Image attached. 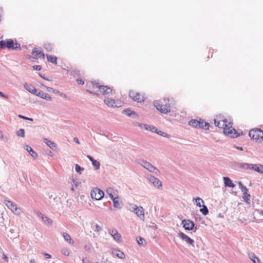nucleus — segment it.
<instances>
[{
  "instance_id": "f257e3e1",
  "label": "nucleus",
  "mask_w": 263,
  "mask_h": 263,
  "mask_svg": "<svg viewBox=\"0 0 263 263\" xmlns=\"http://www.w3.org/2000/svg\"><path fill=\"white\" fill-rule=\"evenodd\" d=\"M164 103L160 104L158 101H155L154 102V106L159 110L160 112L167 114L171 111V107L174 101L173 99H165L163 100Z\"/></svg>"
},
{
  "instance_id": "f03ea898",
  "label": "nucleus",
  "mask_w": 263,
  "mask_h": 263,
  "mask_svg": "<svg viewBox=\"0 0 263 263\" xmlns=\"http://www.w3.org/2000/svg\"><path fill=\"white\" fill-rule=\"evenodd\" d=\"M232 124L231 122L228 123L226 119L222 122V127L223 129V133L225 135L230 136L233 138H237L240 136V134L234 128L230 129Z\"/></svg>"
},
{
  "instance_id": "7ed1b4c3",
  "label": "nucleus",
  "mask_w": 263,
  "mask_h": 263,
  "mask_svg": "<svg viewBox=\"0 0 263 263\" xmlns=\"http://www.w3.org/2000/svg\"><path fill=\"white\" fill-rule=\"evenodd\" d=\"M7 48L9 50H21V45L17 43H14L12 39L0 41V49Z\"/></svg>"
},
{
  "instance_id": "20e7f679",
  "label": "nucleus",
  "mask_w": 263,
  "mask_h": 263,
  "mask_svg": "<svg viewBox=\"0 0 263 263\" xmlns=\"http://www.w3.org/2000/svg\"><path fill=\"white\" fill-rule=\"evenodd\" d=\"M249 135L256 142L260 143L263 141V130L260 128L251 129Z\"/></svg>"
},
{
  "instance_id": "39448f33",
  "label": "nucleus",
  "mask_w": 263,
  "mask_h": 263,
  "mask_svg": "<svg viewBox=\"0 0 263 263\" xmlns=\"http://www.w3.org/2000/svg\"><path fill=\"white\" fill-rule=\"evenodd\" d=\"M138 164L146 168L149 172L153 173L154 174L158 175L160 173V171L156 167L153 166L151 163L144 160H139Z\"/></svg>"
},
{
  "instance_id": "423d86ee",
  "label": "nucleus",
  "mask_w": 263,
  "mask_h": 263,
  "mask_svg": "<svg viewBox=\"0 0 263 263\" xmlns=\"http://www.w3.org/2000/svg\"><path fill=\"white\" fill-rule=\"evenodd\" d=\"M92 84L93 86H96L98 88L100 92L104 96L109 97L112 93V89L107 86L99 85L97 82H92Z\"/></svg>"
},
{
  "instance_id": "0eeeda50",
  "label": "nucleus",
  "mask_w": 263,
  "mask_h": 263,
  "mask_svg": "<svg viewBox=\"0 0 263 263\" xmlns=\"http://www.w3.org/2000/svg\"><path fill=\"white\" fill-rule=\"evenodd\" d=\"M129 96L134 101L139 103L144 102L145 99L143 95L134 90L129 91Z\"/></svg>"
},
{
  "instance_id": "6e6552de",
  "label": "nucleus",
  "mask_w": 263,
  "mask_h": 263,
  "mask_svg": "<svg viewBox=\"0 0 263 263\" xmlns=\"http://www.w3.org/2000/svg\"><path fill=\"white\" fill-rule=\"evenodd\" d=\"M90 195L93 200H100L103 198L104 193L100 189L95 188L91 191Z\"/></svg>"
},
{
  "instance_id": "1a4fd4ad",
  "label": "nucleus",
  "mask_w": 263,
  "mask_h": 263,
  "mask_svg": "<svg viewBox=\"0 0 263 263\" xmlns=\"http://www.w3.org/2000/svg\"><path fill=\"white\" fill-rule=\"evenodd\" d=\"M4 203L15 214L19 215L20 214V209L17 207L16 204L11 201L5 199L4 200Z\"/></svg>"
},
{
  "instance_id": "9d476101",
  "label": "nucleus",
  "mask_w": 263,
  "mask_h": 263,
  "mask_svg": "<svg viewBox=\"0 0 263 263\" xmlns=\"http://www.w3.org/2000/svg\"><path fill=\"white\" fill-rule=\"evenodd\" d=\"M182 224H183V227L186 230H193L194 232H195L198 228L197 227H195L194 223L191 220L189 219H184L182 221Z\"/></svg>"
},
{
  "instance_id": "9b49d317",
  "label": "nucleus",
  "mask_w": 263,
  "mask_h": 263,
  "mask_svg": "<svg viewBox=\"0 0 263 263\" xmlns=\"http://www.w3.org/2000/svg\"><path fill=\"white\" fill-rule=\"evenodd\" d=\"M238 184L239 188L241 189V191L243 192V199L244 200L248 203L250 201V195L248 193V189L241 182L238 181Z\"/></svg>"
},
{
  "instance_id": "f8f14e48",
  "label": "nucleus",
  "mask_w": 263,
  "mask_h": 263,
  "mask_svg": "<svg viewBox=\"0 0 263 263\" xmlns=\"http://www.w3.org/2000/svg\"><path fill=\"white\" fill-rule=\"evenodd\" d=\"M178 235L180 239H181L182 240L186 241V243L191 245L193 247H194L195 241L193 239H191L190 237L187 236L186 234L182 232H180Z\"/></svg>"
},
{
  "instance_id": "ddd939ff",
  "label": "nucleus",
  "mask_w": 263,
  "mask_h": 263,
  "mask_svg": "<svg viewBox=\"0 0 263 263\" xmlns=\"http://www.w3.org/2000/svg\"><path fill=\"white\" fill-rule=\"evenodd\" d=\"M109 233L111 235L114 239L117 242L121 241V235L116 229H112L109 230Z\"/></svg>"
},
{
  "instance_id": "4468645a",
  "label": "nucleus",
  "mask_w": 263,
  "mask_h": 263,
  "mask_svg": "<svg viewBox=\"0 0 263 263\" xmlns=\"http://www.w3.org/2000/svg\"><path fill=\"white\" fill-rule=\"evenodd\" d=\"M233 165L235 167H239L240 168H243L245 170H251L252 164L234 162L233 163Z\"/></svg>"
},
{
  "instance_id": "2eb2a0df",
  "label": "nucleus",
  "mask_w": 263,
  "mask_h": 263,
  "mask_svg": "<svg viewBox=\"0 0 263 263\" xmlns=\"http://www.w3.org/2000/svg\"><path fill=\"white\" fill-rule=\"evenodd\" d=\"M24 87L25 89L28 91L29 92L35 95L37 93L38 90L32 85L25 83L24 84Z\"/></svg>"
},
{
  "instance_id": "dca6fc26",
  "label": "nucleus",
  "mask_w": 263,
  "mask_h": 263,
  "mask_svg": "<svg viewBox=\"0 0 263 263\" xmlns=\"http://www.w3.org/2000/svg\"><path fill=\"white\" fill-rule=\"evenodd\" d=\"M114 203V206L116 208L121 209L123 206V203L122 201L120 200L118 196L113 198L112 199Z\"/></svg>"
},
{
  "instance_id": "f3484780",
  "label": "nucleus",
  "mask_w": 263,
  "mask_h": 263,
  "mask_svg": "<svg viewBox=\"0 0 263 263\" xmlns=\"http://www.w3.org/2000/svg\"><path fill=\"white\" fill-rule=\"evenodd\" d=\"M136 212L135 213L140 219L144 220V209L142 206H138L136 208Z\"/></svg>"
},
{
  "instance_id": "a211bd4d",
  "label": "nucleus",
  "mask_w": 263,
  "mask_h": 263,
  "mask_svg": "<svg viewBox=\"0 0 263 263\" xmlns=\"http://www.w3.org/2000/svg\"><path fill=\"white\" fill-rule=\"evenodd\" d=\"M223 180L226 187L234 188L235 186V184L233 183L232 181L228 177H223Z\"/></svg>"
},
{
  "instance_id": "6ab92c4d",
  "label": "nucleus",
  "mask_w": 263,
  "mask_h": 263,
  "mask_svg": "<svg viewBox=\"0 0 263 263\" xmlns=\"http://www.w3.org/2000/svg\"><path fill=\"white\" fill-rule=\"evenodd\" d=\"M24 148L34 159L37 158V154L29 145L26 144Z\"/></svg>"
},
{
  "instance_id": "aec40b11",
  "label": "nucleus",
  "mask_w": 263,
  "mask_h": 263,
  "mask_svg": "<svg viewBox=\"0 0 263 263\" xmlns=\"http://www.w3.org/2000/svg\"><path fill=\"white\" fill-rule=\"evenodd\" d=\"M36 96L48 101H50L52 99L51 97L48 93H45L41 90L38 91Z\"/></svg>"
},
{
  "instance_id": "412c9836",
  "label": "nucleus",
  "mask_w": 263,
  "mask_h": 263,
  "mask_svg": "<svg viewBox=\"0 0 263 263\" xmlns=\"http://www.w3.org/2000/svg\"><path fill=\"white\" fill-rule=\"evenodd\" d=\"M209 126L210 124L208 122H206L201 119L198 120V127L204 129H208Z\"/></svg>"
},
{
  "instance_id": "4be33fe9",
  "label": "nucleus",
  "mask_w": 263,
  "mask_h": 263,
  "mask_svg": "<svg viewBox=\"0 0 263 263\" xmlns=\"http://www.w3.org/2000/svg\"><path fill=\"white\" fill-rule=\"evenodd\" d=\"M123 113L126 114L127 116L133 118H137L138 117V115L136 112L134 111H132L129 109H126L123 111Z\"/></svg>"
},
{
  "instance_id": "5701e85b",
  "label": "nucleus",
  "mask_w": 263,
  "mask_h": 263,
  "mask_svg": "<svg viewBox=\"0 0 263 263\" xmlns=\"http://www.w3.org/2000/svg\"><path fill=\"white\" fill-rule=\"evenodd\" d=\"M44 142L52 150H55L57 148V144L54 142L46 138L44 139Z\"/></svg>"
},
{
  "instance_id": "b1692460",
  "label": "nucleus",
  "mask_w": 263,
  "mask_h": 263,
  "mask_svg": "<svg viewBox=\"0 0 263 263\" xmlns=\"http://www.w3.org/2000/svg\"><path fill=\"white\" fill-rule=\"evenodd\" d=\"M112 253L115 254L118 257L121 259H123L125 257L124 253L119 249H114L112 251Z\"/></svg>"
},
{
  "instance_id": "393cba45",
  "label": "nucleus",
  "mask_w": 263,
  "mask_h": 263,
  "mask_svg": "<svg viewBox=\"0 0 263 263\" xmlns=\"http://www.w3.org/2000/svg\"><path fill=\"white\" fill-rule=\"evenodd\" d=\"M104 102L109 107H115L117 106L116 105H115V101L109 98H106Z\"/></svg>"
},
{
  "instance_id": "a878e982",
  "label": "nucleus",
  "mask_w": 263,
  "mask_h": 263,
  "mask_svg": "<svg viewBox=\"0 0 263 263\" xmlns=\"http://www.w3.org/2000/svg\"><path fill=\"white\" fill-rule=\"evenodd\" d=\"M46 57L48 62L54 64H57V58L56 57L47 54Z\"/></svg>"
},
{
  "instance_id": "bb28decb",
  "label": "nucleus",
  "mask_w": 263,
  "mask_h": 263,
  "mask_svg": "<svg viewBox=\"0 0 263 263\" xmlns=\"http://www.w3.org/2000/svg\"><path fill=\"white\" fill-rule=\"evenodd\" d=\"M32 54L39 58L42 57L43 58H44L45 57L44 53L42 51H36V48H34L33 49Z\"/></svg>"
},
{
  "instance_id": "cd10ccee",
  "label": "nucleus",
  "mask_w": 263,
  "mask_h": 263,
  "mask_svg": "<svg viewBox=\"0 0 263 263\" xmlns=\"http://www.w3.org/2000/svg\"><path fill=\"white\" fill-rule=\"evenodd\" d=\"M63 236L66 241L69 242V243L71 244L73 243V241L72 240L70 236L68 234L64 232L63 233Z\"/></svg>"
},
{
  "instance_id": "c85d7f7f",
  "label": "nucleus",
  "mask_w": 263,
  "mask_h": 263,
  "mask_svg": "<svg viewBox=\"0 0 263 263\" xmlns=\"http://www.w3.org/2000/svg\"><path fill=\"white\" fill-rule=\"evenodd\" d=\"M249 258L253 263H260L259 258L253 253L249 254Z\"/></svg>"
},
{
  "instance_id": "c756f323",
  "label": "nucleus",
  "mask_w": 263,
  "mask_h": 263,
  "mask_svg": "<svg viewBox=\"0 0 263 263\" xmlns=\"http://www.w3.org/2000/svg\"><path fill=\"white\" fill-rule=\"evenodd\" d=\"M152 184L155 187H157L158 189L162 188V182L157 178L156 179Z\"/></svg>"
},
{
  "instance_id": "7c9ffc66",
  "label": "nucleus",
  "mask_w": 263,
  "mask_h": 263,
  "mask_svg": "<svg viewBox=\"0 0 263 263\" xmlns=\"http://www.w3.org/2000/svg\"><path fill=\"white\" fill-rule=\"evenodd\" d=\"M137 241L138 244L140 246H144L146 245L145 240L140 236L137 238Z\"/></svg>"
},
{
  "instance_id": "2f4dec72",
  "label": "nucleus",
  "mask_w": 263,
  "mask_h": 263,
  "mask_svg": "<svg viewBox=\"0 0 263 263\" xmlns=\"http://www.w3.org/2000/svg\"><path fill=\"white\" fill-rule=\"evenodd\" d=\"M193 200H195V204H196V205L197 206L199 207V208L202 206L201 203H204L203 200L201 198H200V197H197L196 198H194Z\"/></svg>"
},
{
  "instance_id": "473e14b6",
  "label": "nucleus",
  "mask_w": 263,
  "mask_h": 263,
  "mask_svg": "<svg viewBox=\"0 0 263 263\" xmlns=\"http://www.w3.org/2000/svg\"><path fill=\"white\" fill-rule=\"evenodd\" d=\"M202 208L200 209V212L204 216L206 215L209 213V210L207 206L203 204L202 206Z\"/></svg>"
},
{
  "instance_id": "72a5a7b5",
  "label": "nucleus",
  "mask_w": 263,
  "mask_h": 263,
  "mask_svg": "<svg viewBox=\"0 0 263 263\" xmlns=\"http://www.w3.org/2000/svg\"><path fill=\"white\" fill-rule=\"evenodd\" d=\"M198 120L192 119L189 122V125L194 127H198Z\"/></svg>"
},
{
  "instance_id": "f704fd0d",
  "label": "nucleus",
  "mask_w": 263,
  "mask_h": 263,
  "mask_svg": "<svg viewBox=\"0 0 263 263\" xmlns=\"http://www.w3.org/2000/svg\"><path fill=\"white\" fill-rule=\"evenodd\" d=\"M42 220L46 224L51 225L52 223V220L50 218L45 216L43 217Z\"/></svg>"
},
{
  "instance_id": "c9c22d12",
  "label": "nucleus",
  "mask_w": 263,
  "mask_h": 263,
  "mask_svg": "<svg viewBox=\"0 0 263 263\" xmlns=\"http://www.w3.org/2000/svg\"><path fill=\"white\" fill-rule=\"evenodd\" d=\"M106 193L109 195V197L111 199H113V198H115L113 194L114 193V191L113 189L110 187L106 190Z\"/></svg>"
},
{
  "instance_id": "e433bc0d",
  "label": "nucleus",
  "mask_w": 263,
  "mask_h": 263,
  "mask_svg": "<svg viewBox=\"0 0 263 263\" xmlns=\"http://www.w3.org/2000/svg\"><path fill=\"white\" fill-rule=\"evenodd\" d=\"M260 164H252L251 166V170H253L256 172H257L258 173L260 174Z\"/></svg>"
},
{
  "instance_id": "4c0bfd02",
  "label": "nucleus",
  "mask_w": 263,
  "mask_h": 263,
  "mask_svg": "<svg viewBox=\"0 0 263 263\" xmlns=\"http://www.w3.org/2000/svg\"><path fill=\"white\" fill-rule=\"evenodd\" d=\"M92 164L94 166L95 170H98L100 168V162L95 159L93 161H92Z\"/></svg>"
},
{
  "instance_id": "58836bf2",
  "label": "nucleus",
  "mask_w": 263,
  "mask_h": 263,
  "mask_svg": "<svg viewBox=\"0 0 263 263\" xmlns=\"http://www.w3.org/2000/svg\"><path fill=\"white\" fill-rule=\"evenodd\" d=\"M84 168L83 167H82L81 166H80L78 164H76L75 165V170H76V171L77 173H79L80 174H82V171H84Z\"/></svg>"
},
{
  "instance_id": "ea45409f",
  "label": "nucleus",
  "mask_w": 263,
  "mask_h": 263,
  "mask_svg": "<svg viewBox=\"0 0 263 263\" xmlns=\"http://www.w3.org/2000/svg\"><path fill=\"white\" fill-rule=\"evenodd\" d=\"M16 135L17 136L24 137H25V130L23 128L19 129L16 132Z\"/></svg>"
},
{
  "instance_id": "a19ab883",
  "label": "nucleus",
  "mask_w": 263,
  "mask_h": 263,
  "mask_svg": "<svg viewBox=\"0 0 263 263\" xmlns=\"http://www.w3.org/2000/svg\"><path fill=\"white\" fill-rule=\"evenodd\" d=\"M157 134L164 137L170 138L171 136L166 133H164L161 130H158L157 133Z\"/></svg>"
},
{
  "instance_id": "79ce46f5",
  "label": "nucleus",
  "mask_w": 263,
  "mask_h": 263,
  "mask_svg": "<svg viewBox=\"0 0 263 263\" xmlns=\"http://www.w3.org/2000/svg\"><path fill=\"white\" fill-rule=\"evenodd\" d=\"M44 48L48 51H51L52 50V45L51 44L47 43L45 44Z\"/></svg>"
},
{
  "instance_id": "37998d69",
  "label": "nucleus",
  "mask_w": 263,
  "mask_h": 263,
  "mask_svg": "<svg viewBox=\"0 0 263 263\" xmlns=\"http://www.w3.org/2000/svg\"><path fill=\"white\" fill-rule=\"evenodd\" d=\"M47 91H52L53 93H55V94H59L60 93V92L57 90V89H54L51 87H47Z\"/></svg>"
},
{
  "instance_id": "c03bdc74",
  "label": "nucleus",
  "mask_w": 263,
  "mask_h": 263,
  "mask_svg": "<svg viewBox=\"0 0 263 263\" xmlns=\"http://www.w3.org/2000/svg\"><path fill=\"white\" fill-rule=\"evenodd\" d=\"M147 178L152 183L157 178L155 177L154 176L151 175H148L147 176Z\"/></svg>"
},
{
  "instance_id": "a18cd8bd",
  "label": "nucleus",
  "mask_w": 263,
  "mask_h": 263,
  "mask_svg": "<svg viewBox=\"0 0 263 263\" xmlns=\"http://www.w3.org/2000/svg\"><path fill=\"white\" fill-rule=\"evenodd\" d=\"M18 117L21 118V119H23L25 120H28V121H33V119L32 118H28V117H25L24 116H23L22 115H19L18 116Z\"/></svg>"
},
{
  "instance_id": "49530a36",
  "label": "nucleus",
  "mask_w": 263,
  "mask_h": 263,
  "mask_svg": "<svg viewBox=\"0 0 263 263\" xmlns=\"http://www.w3.org/2000/svg\"><path fill=\"white\" fill-rule=\"evenodd\" d=\"M224 121V119L222 121H217L216 119H214V124L215 125L218 127H221L220 124L222 123V122Z\"/></svg>"
},
{
  "instance_id": "de8ad7c7",
  "label": "nucleus",
  "mask_w": 263,
  "mask_h": 263,
  "mask_svg": "<svg viewBox=\"0 0 263 263\" xmlns=\"http://www.w3.org/2000/svg\"><path fill=\"white\" fill-rule=\"evenodd\" d=\"M62 253L63 254H64L65 256H68L69 255V251L68 250V249H67L66 248L62 249Z\"/></svg>"
},
{
  "instance_id": "09e8293b",
  "label": "nucleus",
  "mask_w": 263,
  "mask_h": 263,
  "mask_svg": "<svg viewBox=\"0 0 263 263\" xmlns=\"http://www.w3.org/2000/svg\"><path fill=\"white\" fill-rule=\"evenodd\" d=\"M149 130L153 133H157L158 131V129L154 126H151Z\"/></svg>"
},
{
  "instance_id": "8fccbe9b",
  "label": "nucleus",
  "mask_w": 263,
  "mask_h": 263,
  "mask_svg": "<svg viewBox=\"0 0 263 263\" xmlns=\"http://www.w3.org/2000/svg\"><path fill=\"white\" fill-rule=\"evenodd\" d=\"M32 68L34 70H41L42 69V67L40 65H34L32 66Z\"/></svg>"
},
{
  "instance_id": "3c124183",
  "label": "nucleus",
  "mask_w": 263,
  "mask_h": 263,
  "mask_svg": "<svg viewBox=\"0 0 263 263\" xmlns=\"http://www.w3.org/2000/svg\"><path fill=\"white\" fill-rule=\"evenodd\" d=\"M76 81L79 84L83 85L84 84V81L81 78L77 79Z\"/></svg>"
},
{
  "instance_id": "603ef678",
  "label": "nucleus",
  "mask_w": 263,
  "mask_h": 263,
  "mask_svg": "<svg viewBox=\"0 0 263 263\" xmlns=\"http://www.w3.org/2000/svg\"><path fill=\"white\" fill-rule=\"evenodd\" d=\"M95 228H96V229H95L96 231L99 232L102 230L101 227L98 224H95Z\"/></svg>"
},
{
  "instance_id": "864d4df0",
  "label": "nucleus",
  "mask_w": 263,
  "mask_h": 263,
  "mask_svg": "<svg viewBox=\"0 0 263 263\" xmlns=\"http://www.w3.org/2000/svg\"><path fill=\"white\" fill-rule=\"evenodd\" d=\"M72 182L73 183V185L75 186L76 187H77L79 185V183L78 181L74 179H72Z\"/></svg>"
},
{
  "instance_id": "5fc2aeb1",
  "label": "nucleus",
  "mask_w": 263,
  "mask_h": 263,
  "mask_svg": "<svg viewBox=\"0 0 263 263\" xmlns=\"http://www.w3.org/2000/svg\"><path fill=\"white\" fill-rule=\"evenodd\" d=\"M151 125H148V124H143V128H144L145 130H150V128H151Z\"/></svg>"
},
{
  "instance_id": "6e6d98bb",
  "label": "nucleus",
  "mask_w": 263,
  "mask_h": 263,
  "mask_svg": "<svg viewBox=\"0 0 263 263\" xmlns=\"http://www.w3.org/2000/svg\"><path fill=\"white\" fill-rule=\"evenodd\" d=\"M0 96L7 99L9 98V96L8 95H5L2 91H0Z\"/></svg>"
},
{
  "instance_id": "4d7b16f0",
  "label": "nucleus",
  "mask_w": 263,
  "mask_h": 263,
  "mask_svg": "<svg viewBox=\"0 0 263 263\" xmlns=\"http://www.w3.org/2000/svg\"><path fill=\"white\" fill-rule=\"evenodd\" d=\"M36 214L37 215V216L40 217L41 218H42V219H43V217H44V215L40 212L39 211H37L36 212Z\"/></svg>"
},
{
  "instance_id": "13d9d810",
  "label": "nucleus",
  "mask_w": 263,
  "mask_h": 263,
  "mask_svg": "<svg viewBox=\"0 0 263 263\" xmlns=\"http://www.w3.org/2000/svg\"><path fill=\"white\" fill-rule=\"evenodd\" d=\"M83 263H91L88 258H84L82 259Z\"/></svg>"
},
{
  "instance_id": "bf43d9fd",
  "label": "nucleus",
  "mask_w": 263,
  "mask_h": 263,
  "mask_svg": "<svg viewBox=\"0 0 263 263\" xmlns=\"http://www.w3.org/2000/svg\"><path fill=\"white\" fill-rule=\"evenodd\" d=\"M43 255L47 258H51V255L48 253H43Z\"/></svg>"
},
{
  "instance_id": "052dcab7",
  "label": "nucleus",
  "mask_w": 263,
  "mask_h": 263,
  "mask_svg": "<svg viewBox=\"0 0 263 263\" xmlns=\"http://www.w3.org/2000/svg\"><path fill=\"white\" fill-rule=\"evenodd\" d=\"M3 259H4L6 262H8V258L6 255H5L4 253L3 254Z\"/></svg>"
},
{
  "instance_id": "680f3d73",
  "label": "nucleus",
  "mask_w": 263,
  "mask_h": 263,
  "mask_svg": "<svg viewBox=\"0 0 263 263\" xmlns=\"http://www.w3.org/2000/svg\"><path fill=\"white\" fill-rule=\"evenodd\" d=\"M39 75L41 77H42L43 79H44V80H47V81H50L47 77H45L44 75L43 76L42 73H39Z\"/></svg>"
},
{
  "instance_id": "e2e57ef3",
  "label": "nucleus",
  "mask_w": 263,
  "mask_h": 263,
  "mask_svg": "<svg viewBox=\"0 0 263 263\" xmlns=\"http://www.w3.org/2000/svg\"><path fill=\"white\" fill-rule=\"evenodd\" d=\"M136 208H138V206H137V205H134V206H133L132 209H130V210L132 212H133L134 213H135L136 212Z\"/></svg>"
},
{
  "instance_id": "0e129e2a",
  "label": "nucleus",
  "mask_w": 263,
  "mask_h": 263,
  "mask_svg": "<svg viewBox=\"0 0 263 263\" xmlns=\"http://www.w3.org/2000/svg\"><path fill=\"white\" fill-rule=\"evenodd\" d=\"M87 157L88 158V159L92 162V161H93L95 159H93V158L90 156V155H87Z\"/></svg>"
},
{
  "instance_id": "69168bd1",
  "label": "nucleus",
  "mask_w": 263,
  "mask_h": 263,
  "mask_svg": "<svg viewBox=\"0 0 263 263\" xmlns=\"http://www.w3.org/2000/svg\"><path fill=\"white\" fill-rule=\"evenodd\" d=\"M84 249L85 250H86L87 251H89L90 250V248L87 245H85L84 246Z\"/></svg>"
},
{
  "instance_id": "338daca9",
  "label": "nucleus",
  "mask_w": 263,
  "mask_h": 263,
  "mask_svg": "<svg viewBox=\"0 0 263 263\" xmlns=\"http://www.w3.org/2000/svg\"><path fill=\"white\" fill-rule=\"evenodd\" d=\"M234 147L237 149H238L239 151H243V147H240V146H234Z\"/></svg>"
},
{
  "instance_id": "774afa93",
  "label": "nucleus",
  "mask_w": 263,
  "mask_h": 263,
  "mask_svg": "<svg viewBox=\"0 0 263 263\" xmlns=\"http://www.w3.org/2000/svg\"><path fill=\"white\" fill-rule=\"evenodd\" d=\"M260 174H263V165L261 164L260 165Z\"/></svg>"
}]
</instances>
